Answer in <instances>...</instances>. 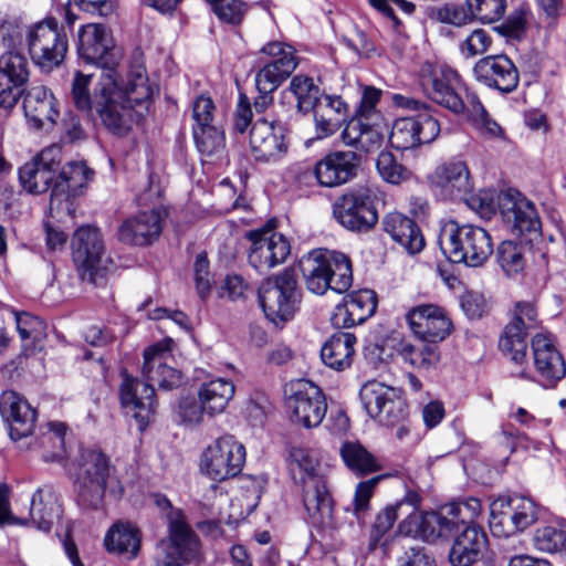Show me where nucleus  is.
Returning <instances> with one entry per match:
<instances>
[{
  "label": "nucleus",
  "mask_w": 566,
  "mask_h": 566,
  "mask_svg": "<svg viewBox=\"0 0 566 566\" xmlns=\"http://www.w3.org/2000/svg\"><path fill=\"white\" fill-rule=\"evenodd\" d=\"M116 70L102 72L90 94L92 76L76 73L72 83V99L75 107L93 117L97 115L102 125L111 134L124 137L132 130L135 120V106L147 108L151 101L153 88L148 83L145 69L138 66L127 75L123 86Z\"/></svg>",
  "instance_id": "nucleus-1"
},
{
  "label": "nucleus",
  "mask_w": 566,
  "mask_h": 566,
  "mask_svg": "<svg viewBox=\"0 0 566 566\" xmlns=\"http://www.w3.org/2000/svg\"><path fill=\"white\" fill-rule=\"evenodd\" d=\"M61 161V147L49 146L19 169V180L30 193L50 190L51 208L70 214L75 210L74 200L85 193L95 171L84 160H72L63 166Z\"/></svg>",
  "instance_id": "nucleus-2"
},
{
  "label": "nucleus",
  "mask_w": 566,
  "mask_h": 566,
  "mask_svg": "<svg viewBox=\"0 0 566 566\" xmlns=\"http://www.w3.org/2000/svg\"><path fill=\"white\" fill-rule=\"evenodd\" d=\"M170 338L153 344L144 350L143 376L145 382L138 378L123 373V381L119 387V400L124 409L132 411L143 430L155 413V385L161 390H172L182 384L181 373L169 366Z\"/></svg>",
  "instance_id": "nucleus-3"
},
{
  "label": "nucleus",
  "mask_w": 566,
  "mask_h": 566,
  "mask_svg": "<svg viewBox=\"0 0 566 566\" xmlns=\"http://www.w3.org/2000/svg\"><path fill=\"white\" fill-rule=\"evenodd\" d=\"M318 463L306 450L294 449L290 453L289 470L292 479L302 484V502L308 523L317 531L338 527L334 516L335 502L326 478L317 473Z\"/></svg>",
  "instance_id": "nucleus-4"
},
{
  "label": "nucleus",
  "mask_w": 566,
  "mask_h": 566,
  "mask_svg": "<svg viewBox=\"0 0 566 566\" xmlns=\"http://www.w3.org/2000/svg\"><path fill=\"white\" fill-rule=\"evenodd\" d=\"M73 486L77 505L94 511L102 507L107 490L118 496L124 491L111 457L96 447L80 451Z\"/></svg>",
  "instance_id": "nucleus-5"
},
{
  "label": "nucleus",
  "mask_w": 566,
  "mask_h": 566,
  "mask_svg": "<svg viewBox=\"0 0 566 566\" xmlns=\"http://www.w3.org/2000/svg\"><path fill=\"white\" fill-rule=\"evenodd\" d=\"M249 127L251 155L255 161L275 164L287 155L290 140L285 126L268 117L253 119L249 97L240 94L233 115V130L237 134H245Z\"/></svg>",
  "instance_id": "nucleus-6"
},
{
  "label": "nucleus",
  "mask_w": 566,
  "mask_h": 566,
  "mask_svg": "<svg viewBox=\"0 0 566 566\" xmlns=\"http://www.w3.org/2000/svg\"><path fill=\"white\" fill-rule=\"evenodd\" d=\"M395 106L415 112L397 118L389 134V144L397 150H409L433 143L440 135L441 125L437 111L430 104L402 94H394Z\"/></svg>",
  "instance_id": "nucleus-7"
},
{
  "label": "nucleus",
  "mask_w": 566,
  "mask_h": 566,
  "mask_svg": "<svg viewBox=\"0 0 566 566\" xmlns=\"http://www.w3.org/2000/svg\"><path fill=\"white\" fill-rule=\"evenodd\" d=\"M306 289L317 295L327 290L347 292L353 284V268L349 256L328 249H314L298 261Z\"/></svg>",
  "instance_id": "nucleus-8"
},
{
  "label": "nucleus",
  "mask_w": 566,
  "mask_h": 566,
  "mask_svg": "<svg viewBox=\"0 0 566 566\" xmlns=\"http://www.w3.org/2000/svg\"><path fill=\"white\" fill-rule=\"evenodd\" d=\"M438 242L451 263H463L470 268L482 266L493 253L492 238L485 229L470 223L460 224L455 220L442 226Z\"/></svg>",
  "instance_id": "nucleus-9"
},
{
  "label": "nucleus",
  "mask_w": 566,
  "mask_h": 566,
  "mask_svg": "<svg viewBox=\"0 0 566 566\" xmlns=\"http://www.w3.org/2000/svg\"><path fill=\"white\" fill-rule=\"evenodd\" d=\"M258 298L265 317L274 325H283L291 321L302 302V290L297 284L295 271L284 269L273 277L266 279L258 290Z\"/></svg>",
  "instance_id": "nucleus-10"
},
{
  "label": "nucleus",
  "mask_w": 566,
  "mask_h": 566,
  "mask_svg": "<svg viewBox=\"0 0 566 566\" xmlns=\"http://www.w3.org/2000/svg\"><path fill=\"white\" fill-rule=\"evenodd\" d=\"M71 247L80 279L93 286L104 285L113 261L105 256L101 231L92 226L80 227L74 232Z\"/></svg>",
  "instance_id": "nucleus-11"
},
{
  "label": "nucleus",
  "mask_w": 566,
  "mask_h": 566,
  "mask_svg": "<svg viewBox=\"0 0 566 566\" xmlns=\"http://www.w3.org/2000/svg\"><path fill=\"white\" fill-rule=\"evenodd\" d=\"M409 506L406 517L398 524L400 534L428 543L449 539L460 528L461 507L450 504L440 511H420Z\"/></svg>",
  "instance_id": "nucleus-12"
},
{
  "label": "nucleus",
  "mask_w": 566,
  "mask_h": 566,
  "mask_svg": "<svg viewBox=\"0 0 566 566\" xmlns=\"http://www.w3.org/2000/svg\"><path fill=\"white\" fill-rule=\"evenodd\" d=\"M377 196L367 186H357L339 196L333 205L335 220L346 230L367 233L378 222Z\"/></svg>",
  "instance_id": "nucleus-13"
},
{
  "label": "nucleus",
  "mask_w": 566,
  "mask_h": 566,
  "mask_svg": "<svg viewBox=\"0 0 566 566\" xmlns=\"http://www.w3.org/2000/svg\"><path fill=\"white\" fill-rule=\"evenodd\" d=\"M27 43L33 63L46 72L64 61L69 48L67 35L55 18H46L30 28Z\"/></svg>",
  "instance_id": "nucleus-14"
},
{
  "label": "nucleus",
  "mask_w": 566,
  "mask_h": 566,
  "mask_svg": "<svg viewBox=\"0 0 566 566\" xmlns=\"http://www.w3.org/2000/svg\"><path fill=\"white\" fill-rule=\"evenodd\" d=\"M420 84L432 102L454 114H463L464 82L455 70L447 65H428L421 70Z\"/></svg>",
  "instance_id": "nucleus-15"
},
{
  "label": "nucleus",
  "mask_w": 566,
  "mask_h": 566,
  "mask_svg": "<svg viewBox=\"0 0 566 566\" xmlns=\"http://www.w3.org/2000/svg\"><path fill=\"white\" fill-rule=\"evenodd\" d=\"M503 222L517 240L530 244L542 239V222L535 205L517 192L504 193L499 201Z\"/></svg>",
  "instance_id": "nucleus-16"
},
{
  "label": "nucleus",
  "mask_w": 566,
  "mask_h": 566,
  "mask_svg": "<svg viewBox=\"0 0 566 566\" xmlns=\"http://www.w3.org/2000/svg\"><path fill=\"white\" fill-rule=\"evenodd\" d=\"M245 238L251 242L249 263L261 274L284 263L291 254L289 239L269 224L248 231Z\"/></svg>",
  "instance_id": "nucleus-17"
},
{
  "label": "nucleus",
  "mask_w": 566,
  "mask_h": 566,
  "mask_svg": "<svg viewBox=\"0 0 566 566\" xmlns=\"http://www.w3.org/2000/svg\"><path fill=\"white\" fill-rule=\"evenodd\" d=\"M245 462V448L233 436L226 434L210 444L202 454V469L213 481L237 476Z\"/></svg>",
  "instance_id": "nucleus-18"
},
{
  "label": "nucleus",
  "mask_w": 566,
  "mask_h": 566,
  "mask_svg": "<svg viewBox=\"0 0 566 566\" xmlns=\"http://www.w3.org/2000/svg\"><path fill=\"white\" fill-rule=\"evenodd\" d=\"M199 538L189 524L171 521L168 536L156 544V566H184L197 555Z\"/></svg>",
  "instance_id": "nucleus-19"
},
{
  "label": "nucleus",
  "mask_w": 566,
  "mask_h": 566,
  "mask_svg": "<svg viewBox=\"0 0 566 566\" xmlns=\"http://www.w3.org/2000/svg\"><path fill=\"white\" fill-rule=\"evenodd\" d=\"M77 54L85 64L102 67V72L116 70L118 55L111 31L103 24L90 23L80 29Z\"/></svg>",
  "instance_id": "nucleus-20"
},
{
  "label": "nucleus",
  "mask_w": 566,
  "mask_h": 566,
  "mask_svg": "<svg viewBox=\"0 0 566 566\" xmlns=\"http://www.w3.org/2000/svg\"><path fill=\"white\" fill-rule=\"evenodd\" d=\"M30 76L29 61L8 50L0 55V109L11 112L22 97Z\"/></svg>",
  "instance_id": "nucleus-21"
},
{
  "label": "nucleus",
  "mask_w": 566,
  "mask_h": 566,
  "mask_svg": "<svg viewBox=\"0 0 566 566\" xmlns=\"http://www.w3.org/2000/svg\"><path fill=\"white\" fill-rule=\"evenodd\" d=\"M286 407L293 422L305 428H314L322 423L327 403L322 389L308 380H298L292 395L286 399Z\"/></svg>",
  "instance_id": "nucleus-22"
},
{
  "label": "nucleus",
  "mask_w": 566,
  "mask_h": 566,
  "mask_svg": "<svg viewBox=\"0 0 566 566\" xmlns=\"http://www.w3.org/2000/svg\"><path fill=\"white\" fill-rule=\"evenodd\" d=\"M406 319L413 335L430 344L439 345L453 331L451 318L442 307L434 304H421L410 308Z\"/></svg>",
  "instance_id": "nucleus-23"
},
{
  "label": "nucleus",
  "mask_w": 566,
  "mask_h": 566,
  "mask_svg": "<svg viewBox=\"0 0 566 566\" xmlns=\"http://www.w3.org/2000/svg\"><path fill=\"white\" fill-rule=\"evenodd\" d=\"M474 78L501 94L514 92L520 83V72L506 54H493L481 57L473 66Z\"/></svg>",
  "instance_id": "nucleus-24"
},
{
  "label": "nucleus",
  "mask_w": 566,
  "mask_h": 566,
  "mask_svg": "<svg viewBox=\"0 0 566 566\" xmlns=\"http://www.w3.org/2000/svg\"><path fill=\"white\" fill-rule=\"evenodd\" d=\"M360 164L357 151L333 150L315 164L313 175L319 186L334 188L356 178Z\"/></svg>",
  "instance_id": "nucleus-25"
},
{
  "label": "nucleus",
  "mask_w": 566,
  "mask_h": 566,
  "mask_svg": "<svg viewBox=\"0 0 566 566\" xmlns=\"http://www.w3.org/2000/svg\"><path fill=\"white\" fill-rule=\"evenodd\" d=\"M449 551V562L452 566H473L482 557L489 545L484 528L474 523L465 524L460 516V528L453 536Z\"/></svg>",
  "instance_id": "nucleus-26"
},
{
  "label": "nucleus",
  "mask_w": 566,
  "mask_h": 566,
  "mask_svg": "<svg viewBox=\"0 0 566 566\" xmlns=\"http://www.w3.org/2000/svg\"><path fill=\"white\" fill-rule=\"evenodd\" d=\"M261 52L269 55L271 60L256 73L255 82L270 85V90H277L298 64L296 51L286 43L273 41L264 44Z\"/></svg>",
  "instance_id": "nucleus-27"
},
{
  "label": "nucleus",
  "mask_w": 566,
  "mask_h": 566,
  "mask_svg": "<svg viewBox=\"0 0 566 566\" xmlns=\"http://www.w3.org/2000/svg\"><path fill=\"white\" fill-rule=\"evenodd\" d=\"M164 219L165 214L160 209L142 211L120 224L117 232L118 239L130 245H150L159 239Z\"/></svg>",
  "instance_id": "nucleus-28"
},
{
  "label": "nucleus",
  "mask_w": 566,
  "mask_h": 566,
  "mask_svg": "<svg viewBox=\"0 0 566 566\" xmlns=\"http://www.w3.org/2000/svg\"><path fill=\"white\" fill-rule=\"evenodd\" d=\"M534 366L545 387H555L566 376V364L553 339L536 334L531 342Z\"/></svg>",
  "instance_id": "nucleus-29"
},
{
  "label": "nucleus",
  "mask_w": 566,
  "mask_h": 566,
  "mask_svg": "<svg viewBox=\"0 0 566 566\" xmlns=\"http://www.w3.org/2000/svg\"><path fill=\"white\" fill-rule=\"evenodd\" d=\"M0 413L9 426V436L18 441L33 433L36 411L15 392H4L0 397Z\"/></svg>",
  "instance_id": "nucleus-30"
},
{
  "label": "nucleus",
  "mask_w": 566,
  "mask_h": 566,
  "mask_svg": "<svg viewBox=\"0 0 566 566\" xmlns=\"http://www.w3.org/2000/svg\"><path fill=\"white\" fill-rule=\"evenodd\" d=\"M312 114L316 138L325 139L340 129L352 112L348 103L340 95L326 93Z\"/></svg>",
  "instance_id": "nucleus-31"
},
{
  "label": "nucleus",
  "mask_w": 566,
  "mask_h": 566,
  "mask_svg": "<svg viewBox=\"0 0 566 566\" xmlns=\"http://www.w3.org/2000/svg\"><path fill=\"white\" fill-rule=\"evenodd\" d=\"M23 112L28 122L35 129L53 126L60 112L51 90L45 86H32L23 93Z\"/></svg>",
  "instance_id": "nucleus-32"
},
{
  "label": "nucleus",
  "mask_w": 566,
  "mask_h": 566,
  "mask_svg": "<svg viewBox=\"0 0 566 566\" xmlns=\"http://www.w3.org/2000/svg\"><path fill=\"white\" fill-rule=\"evenodd\" d=\"M430 184L451 200L465 198L473 188L468 166L462 160H450L437 167Z\"/></svg>",
  "instance_id": "nucleus-33"
},
{
  "label": "nucleus",
  "mask_w": 566,
  "mask_h": 566,
  "mask_svg": "<svg viewBox=\"0 0 566 566\" xmlns=\"http://www.w3.org/2000/svg\"><path fill=\"white\" fill-rule=\"evenodd\" d=\"M421 503V494L416 490L408 489L402 499L380 510L371 524L368 542L369 551H375L380 545L381 539L392 528L398 517L406 514L405 509L408 510L409 506L420 507Z\"/></svg>",
  "instance_id": "nucleus-34"
},
{
  "label": "nucleus",
  "mask_w": 566,
  "mask_h": 566,
  "mask_svg": "<svg viewBox=\"0 0 566 566\" xmlns=\"http://www.w3.org/2000/svg\"><path fill=\"white\" fill-rule=\"evenodd\" d=\"M384 231L409 254L421 252L426 245L418 223L400 212H389L382 219Z\"/></svg>",
  "instance_id": "nucleus-35"
},
{
  "label": "nucleus",
  "mask_w": 566,
  "mask_h": 566,
  "mask_svg": "<svg viewBox=\"0 0 566 566\" xmlns=\"http://www.w3.org/2000/svg\"><path fill=\"white\" fill-rule=\"evenodd\" d=\"M104 546L109 554L135 559L140 552L142 532L130 522H116L106 532Z\"/></svg>",
  "instance_id": "nucleus-36"
},
{
  "label": "nucleus",
  "mask_w": 566,
  "mask_h": 566,
  "mask_svg": "<svg viewBox=\"0 0 566 566\" xmlns=\"http://www.w3.org/2000/svg\"><path fill=\"white\" fill-rule=\"evenodd\" d=\"M356 336L348 332L334 333L322 346L321 358L323 363L335 370H345L350 367L355 355Z\"/></svg>",
  "instance_id": "nucleus-37"
},
{
  "label": "nucleus",
  "mask_w": 566,
  "mask_h": 566,
  "mask_svg": "<svg viewBox=\"0 0 566 566\" xmlns=\"http://www.w3.org/2000/svg\"><path fill=\"white\" fill-rule=\"evenodd\" d=\"M345 467L356 476L365 478L382 469L380 461L359 441H345L339 449Z\"/></svg>",
  "instance_id": "nucleus-38"
},
{
  "label": "nucleus",
  "mask_w": 566,
  "mask_h": 566,
  "mask_svg": "<svg viewBox=\"0 0 566 566\" xmlns=\"http://www.w3.org/2000/svg\"><path fill=\"white\" fill-rule=\"evenodd\" d=\"M340 138L346 146L358 150H368V144L379 145L382 135L376 129V122H370L357 114H350L344 124Z\"/></svg>",
  "instance_id": "nucleus-39"
},
{
  "label": "nucleus",
  "mask_w": 566,
  "mask_h": 566,
  "mask_svg": "<svg viewBox=\"0 0 566 566\" xmlns=\"http://www.w3.org/2000/svg\"><path fill=\"white\" fill-rule=\"evenodd\" d=\"M394 348L405 363L417 369L434 368L441 358L440 346L424 340L415 345L407 339H400Z\"/></svg>",
  "instance_id": "nucleus-40"
},
{
  "label": "nucleus",
  "mask_w": 566,
  "mask_h": 566,
  "mask_svg": "<svg viewBox=\"0 0 566 566\" xmlns=\"http://www.w3.org/2000/svg\"><path fill=\"white\" fill-rule=\"evenodd\" d=\"M234 385L226 378H216L203 382L198 390V398L203 403L207 413H221L234 395Z\"/></svg>",
  "instance_id": "nucleus-41"
},
{
  "label": "nucleus",
  "mask_w": 566,
  "mask_h": 566,
  "mask_svg": "<svg viewBox=\"0 0 566 566\" xmlns=\"http://www.w3.org/2000/svg\"><path fill=\"white\" fill-rule=\"evenodd\" d=\"M527 334L526 324L516 318L511 319L500 335V350L510 356L511 360L517 365H522L526 360Z\"/></svg>",
  "instance_id": "nucleus-42"
},
{
  "label": "nucleus",
  "mask_w": 566,
  "mask_h": 566,
  "mask_svg": "<svg viewBox=\"0 0 566 566\" xmlns=\"http://www.w3.org/2000/svg\"><path fill=\"white\" fill-rule=\"evenodd\" d=\"M62 506L52 493L46 495L38 489L31 499L30 516L38 530L50 532L55 521L61 517Z\"/></svg>",
  "instance_id": "nucleus-43"
},
{
  "label": "nucleus",
  "mask_w": 566,
  "mask_h": 566,
  "mask_svg": "<svg viewBox=\"0 0 566 566\" xmlns=\"http://www.w3.org/2000/svg\"><path fill=\"white\" fill-rule=\"evenodd\" d=\"M289 90L296 98L295 107L302 115L312 113L326 94L315 83L313 77L304 74L293 76Z\"/></svg>",
  "instance_id": "nucleus-44"
},
{
  "label": "nucleus",
  "mask_w": 566,
  "mask_h": 566,
  "mask_svg": "<svg viewBox=\"0 0 566 566\" xmlns=\"http://www.w3.org/2000/svg\"><path fill=\"white\" fill-rule=\"evenodd\" d=\"M399 474V470H394L392 472L378 474L368 480L360 481L355 488L352 507H346L345 511L352 512L358 523H364L366 513L370 509V500L378 484L386 479L395 478Z\"/></svg>",
  "instance_id": "nucleus-45"
},
{
  "label": "nucleus",
  "mask_w": 566,
  "mask_h": 566,
  "mask_svg": "<svg viewBox=\"0 0 566 566\" xmlns=\"http://www.w3.org/2000/svg\"><path fill=\"white\" fill-rule=\"evenodd\" d=\"M511 499L499 497L490 505V530L496 537H509L518 533Z\"/></svg>",
  "instance_id": "nucleus-46"
},
{
  "label": "nucleus",
  "mask_w": 566,
  "mask_h": 566,
  "mask_svg": "<svg viewBox=\"0 0 566 566\" xmlns=\"http://www.w3.org/2000/svg\"><path fill=\"white\" fill-rule=\"evenodd\" d=\"M526 247L530 248V244L523 243L522 240H505L497 247L496 261L506 276H514L524 270Z\"/></svg>",
  "instance_id": "nucleus-47"
},
{
  "label": "nucleus",
  "mask_w": 566,
  "mask_h": 566,
  "mask_svg": "<svg viewBox=\"0 0 566 566\" xmlns=\"http://www.w3.org/2000/svg\"><path fill=\"white\" fill-rule=\"evenodd\" d=\"M394 395V387L373 380L364 384L359 390V398L368 416L376 419L381 412L388 397Z\"/></svg>",
  "instance_id": "nucleus-48"
},
{
  "label": "nucleus",
  "mask_w": 566,
  "mask_h": 566,
  "mask_svg": "<svg viewBox=\"0 0 566 566\" xmlns=\"http://www.w3.org/2000/svg\"><path fill=\"white\" fill-rule=\"evenodd\" d=\"M192 136L198 151L203 156L218 155L226 147L224 132L216 125L192 127Z\"/></svg>",
  "instance_id": "nucleus-49"
},
{
  "label": "nucleus",
  "mask_w": 566,
  "mask_h": 566,
  "mask_svg": "<svg viewBox=\"0 0 566 566\" xmlns=\"http://www.w3.org/2000/svg\"><path fill=\"white\" fill-rule=\"evenodd\" d=\"M429 17L441 23L463 27L474 21L471 7L464 3L446 2L442 6L431 8Z\"/></svg>",
  "instance_id": "nucleus-50"
},
{
  "label": "nucleus",
  "mask_w": 566,
  "mask_h": 566,
  "mask_svg": "<svg viewBox=\"0 0 566 566\" xmlns=\"http://www.w3.org/2000/svg\"><path fill=\"white\" fill-rule=\"evenodd\" d=\"M533 545L537 551L559 553L566 558V530L556 526L538 527L533 535Z\"/></svg>",
  "instance_id": "nucleus-51"
},
{
  "label": "nucleus",
  "mask_w": 566,
  "mask_h": 566,
  "mask_svg": "<svg viewBox=\"0 0 566 566\" xmlns=\"http://www.w3.org/2000/svg\"><path fill=\"white\" fill-rule=\"evenodd\" d=\"M409 415L408 403L402 396L401 390L394 388V395L382 406L381 412L377 416L380 424L386 427H395L407 420Z\"/></svg>",
  "instance_id": "nucleus-52"
},
{
  "label": "nucleus",
  "mask_w": 566,
  "mask_h": 566,
  "mask_svg": "<svg viewBox=\"0 0 566 566\" xmlns=\"http://www.w3.org/2000/svg\"><path fill=\"white\" fill-rule=\"evenodd\" d=\"M376 169L379 176L388 184L399 185L411 177L410 170L398 163L392 153L382 150L376 159Z\"/></svg>",
  "instance_id": "nucleus-53"
},
{
  "label": "nucleus",
  "mask_w": 566,
  "mask_h": 566,
  "mask_svg": "<svg viewBox=\"0 0 566 566\" xmlns=\"http://www.w3.org/2000/svg\"><path fill=\"white\" fill-rule=\"evenodd\" d=\"M217 18L224 23L239 25L248 11V4L242 0H206Z\"/></svg>",
  "instance_id": "nucleus-54"
},
{
  "label": "nucleus",
  "mask_w": 566,
  "mask_h": 566,
  "mask_svg": "<svg viewBox=\"0 0 566 566\" xmlns=\"http://www.w3.org/2000/svg\"><path fill=\"white\" fill-rule=\"evenodd\" d=\"M510 499L514 511L513 516H515V524L518 532H523L537 521L538 507L535 502L527 496L512 495Z\"/></svg>",
  "instance_id": "nucleus-55"
},
{
  "label": "nucleus",
  "mask_w": 566,
  "mask_h": 566,
  "mask_svg": "<svg viewBox=\"0 0 566 566\" xmlns=\"http://www.w3.org/2000/svg\"><path fill=\"white\" fill-rule=\"evenodd\" d=\"M345 301L356 313L357 321L365 323L377 308V298L374 291L364 289L350 293Z\"/></svg>",
  "instance_id": "nucleus-56"
},
{
  "label": "nucleus",
  "mask_w": 566,
  "mask_h": 566,
  "mask_svg": "<svg viewBox=\"0 0 566 566\" xmlns=\"http://www.w3.org/2000/svg\"><path fill=\"white\" fill-rule=\"evenodd\" d=\"M467 6L471 7L474 20L492 23L504 15L506 0H467Z\"/></svg>",
  "instance_id": "nucleus-57"
},
{
  "label": "nucleus",
  "mask_w": 566,
  "mask_h": 566,
  "mask_svg": "<svg viewBox=\"0 0 566 566\" xmlns=\"http://www.w3.org/2000/svg\"><path fill=\"white\" fill-rule=\"evenodd\" d=\"M492 45V38L484 29H474L462 42L459 44V50L462 56L471 59L476 55H482Z\"/></svg>",
  "instance_id": "nucleus-58"
},
{
  "label": "nucleus",
  "mask_w": 566,
  "mask_h": 566,
  "mask_svg": "<svg viewBox=\"0 0 566 566\" xmlns=\"http://www.w3.org/2000/svg\"><path fill=\"white\" fill-rule=\"evenodd\" d=\"M17 331L21 339L38 340L45 334L43 319L29 312H14Z\"/></svg>",
  "instance_id": "nucleus-59"
},
{
  "label": "nucleus",
  "mask_w": 566,
  "mask_h": 566,
  "mask_svg": "<svg viewBox=\"0 0 566 566\" xmlns=\"http://www.w3.org/2000/svg\"><path fill=\"white\" fill-rule=\"evenodd\" d=\"M176 413L181 423L186 426H196L202 421L203 415L207 413V410L200 400L197 401L192 397H186L180 399Z\"/></svg>",
  "instance_id": "nucleus-60"
},
{
  "label": "nucleus",
  "mask_w": 566,
  "mask_h": 566,
  "mask_svg": "<svg viewBox=\"0 0 566 566\" xmlns=\"http://www.w3.org/2000/svg\"><path fill=\"white\" fill-rule=\"evenodd\" d=\"M493 30L506 39L521 40L526 30L525 13L522 10H515L503 23L494 27Z\"/></svg>",
  "instance_id": "nucleus-61"
},
{
  "label": "nucleus",
  "mask_w": 566,
  "mask_h": 566,
  "mask_svg": "<svg viewBox=\"0 0 566 566\" xmlns=\"http://www.w3.org/2000/svg\"><path fill=\"white\" fill-rule=\"evenodd\" d=\"M380 97V90L374 86H366L363 91L359 105L354 113L370 122H375L379 118V113L376 111V105L379 103Z\"/></svg>",
  "instance_id": "nucleus-62"
},
{
  "label": "nucleus",
  "mask_w": 566,
  "mask_h": 566,
  "mask_svg": "<svg viewBox=\"0 0 566 566\" xmlns=\"http://www.w3.org/2000/svg\"><path fill=\"white\" fill-rule=\"evenodd\" d=\"M214 103L207 95H199L192 103V118L196 123L193 127L213 125Z\"/></svg>",
  "instance_id": "nucleus-63"
},
{
  "label": "nucleus",
  "mask_w": 566,
  "mask_h": 566,
  "mask_svg": "<svg viewBox=\"0 0 566 566\" xmlns=\"http://www.w3.org/2000/svg\"><path fill=\"white\" fill-rule=\"evenodd\" d=\"M460 305L465 316L470 319H479L488 312L483 295L469 292L461 296Z\"/></svg>",
  "instance_id": "nucleus-64"
}]
</instances>
